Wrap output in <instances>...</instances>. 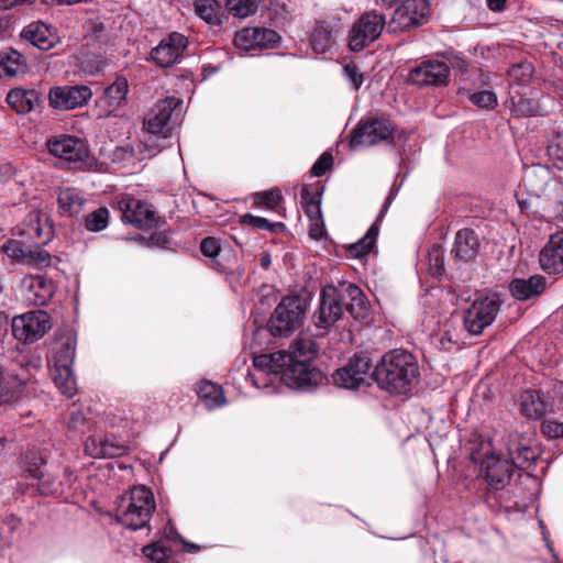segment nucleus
I'll use <instances>...</instances> for the list:
<instances>
[{"label":"nucleus","instance_id":"obj_6","mask_svg":"<svg viewBox=\"0 0 563 563\" xmlns=\"http://www.w3.org/2000/svg\"><path fill=\"white\" fill-rule=\"evenodd\" d=\"M500 309V300L496 295L476 298L464 311L463 324L472 335L482 334L485 328L496 319Z\"/></svg>","mask_w":563,"mask_h":563},{"label":"nucleus","instance_id":"obj_59","mask_svg":"<svg viewBox=\"0 0 563 563\" xmlns=\"http://www.w3.org/2000/svg\"><path fill=\"white\" fill-rule=\"evenodd\" d=\"M200 251L205 256L216 260L221 252L219 240L213 236L205 238L200 243Z\"/></svg>","mask_w":563,"mask_h":563},{"label":"nucleus","instance_id":"obj_57","mask_svg":"<svg viewBox=\"0 0 563 563\" xmlns=\"http://www.w3.org/2000/svg\"><path fill=\"white\" fill-rule=\"evenodd\" d=\"M345 77L350 80L351 86L354 90H358L363 84V73L360 67L351 62L343 67Z\"/></svg>","mask_w":563,"mask_h":563},{"label":"nucleus","instance_id":"obj_15","mask_svg":"<svg viewBox=\"0 0 563 563\" xmlns=\"http://www.w3.org/2000/svg\"><path fill=\"white\" fill-rule=\"evenodd\" d=\"M323 379L322 373L312 367L310 362L294 360L288 362L280 380L289 388L307 389L319 385Z\"/></svg>","mask_w":563,"mask_h":563},{"label":"nucleus","instance_id":"obj_8","mask_svg":"<svg viewBox=\"0 0 563 563\" xmlns=\"http://www.w3.org/2000/svg\"><path fill=\"white\" fill-rule=\"evenodd\" d=\"M387 25L384 14L376 11L364 12L352 25L349 34V46L360 52L376 41Z\"/></svg>","mask_w":563,"mask_h":563},{"label":"nucleus","instance_id":"obj_9","mask_svg":"<svg viewBox=\"0 0 563 563\" xmlns=\"http://www.w3.org/2000/svg\"><path fill=\"white\" fill-rule=\"evenodd\" d=\"M428 13V0H405L387 23V31L397 33L417 29L427 22Z\"/></svg>","mask_w":563,"mask_h":563},{"label":"nucleus","instance_id":"obj_34","mask_svg":"<svg viewBox=\"0 0 563 563\" xmlns=\"http://www.w3.org/2000/svg\"><path fill=\"white\" fill-rule=\"evenodd\" d=\"M548 407V402L539 390H525L520 396V412L529 419L542 418Z\"/></svg>","mask_w":563,"mask_h":563},{"label":"nucleus","instance_id":"obj_52","mask_svg":"<svg viewBox=\"0 0 563 563\" xmlns=\"http://www.w3.org/2000/svg\"><path fill=\"white\" fill-rule=\"evenodd\" d=\"M142 551L153 563H167L172 555L170 548L166 547L162 541L145 545Z\"/></svg>","mask_w":563,"mask_h":563},{"label":"nucleus","instance_id":"obj_29","mask_svg":"<svg viewBox=\"0 0 563 563\" xmlns=\"http://www.w3.org/2000/svg\"><path fill=\"white\" fill-rule=\"evenodd\" d=\"M338 27L330 21L318 22L311 34V45L316 53L324 54L334 45Z\"/></svg>","mask_w":563,"mask_h":563},{"label":"nucleus","instance_id":"obj_25","mask_svg":"<svg viewBox=\"0 0 563 563\" xmlns=\"http://www.w3.org/2000/svg\"><path fill=\"white\" fill-rule=\"evenodd\" d=\"M43 214L37 211L30 212L23 223V234L36 244L48 243L54 235L53 227L47 222H43Z\"/></svg>","mask_w":563,"mask_h":563},{"label":"nucleus","instance_id":"obj_2","mask_svg":"<svg viewBox=\"0 0 563 563\" xmlns=\"http://www.w3.org/2000/svg\"><path fill=\"white\" fill-rule=\"evenodd\" d=\"M155 509L153 493L136 486L123 495L117 508V520L131 530H140L150 522Z\"/></svg>","mask_w":563,"mask_h":563},{"label":"nucleus","instance_id":"obj_43","mask_svg":"<svg viewBox=\"0 0 563 563\" xmlns=\"http://www.w3.org/2000/svg\"><path fill=\"white\" fill-rule=\"evenodd\" d=\"M507 103L511 112V115L516 118H527L537 115L540 109L539 103L536 99L528 98L519 93L512 96Z\"/></svg>","mask_w":563,"mask_h":563},{"label":"nucleus","instance_id":"obj_17","mask_svg":"<svg viewBox=\"0 0 563 563\" xmlns=\"http://www.w3.org/2000/svg\"><path fill=\"white\" fill-rule=\"evenodd\" d=\"M48 152L69 163L84 164L89 158V147L85 140L71 135H59L47 141Z\"/></svg>","mask_w":563,"mask_h":563},{"label":"nucleus","instance_id":"obj_36","mask_svg":"<svg viewBox=\"0 0 563 563\" xmlns=\"http://www.w3.org/2000/svg\"><path fill=\"white\" fill-rule=\"evenodd\" d=\"M128 92V79L123 76H118L115 80L103 91L102 99L107 104L109 112H113L125 104Z\"/></svg>","mask_w":563,"mask_h":563},{"label":"nucleus","instance_id":"obj_64","mask_svg":"<svg viewBox=\"0 0 563 563\" xmlns=\"http://www.w3.org/2000/svg\"><path fill=\"white\" fill-rule=\"evenodd\" d=\"M553 212L563 222V186L560 188L558 200L553 203Z\"/></svg>","mask_w":563,"mask_h":563},{"label":"nucleus","instance_id":"obj_39","mask_svg":"<svg viewBox=\"0 0 563 563\" xmlns=\"http://www.w3.org/2000/svg\"><path fill=\"white\" fill-rule=\"evenodd\" d=\"M382 218L383 214H379L362 239H360L356 243L346 246V252L351 257L362 258L374 249L376 239L378 236L379 222Z\"/></svg>","mask_w":563,"mask_h":563},{"label":"nucleus","instance_id":"obj_56","mask_svg":"<svg viewBox=\"0 0 563 563\" xmlns=\"http://www.w3.org/2000/svg\"><path fill=\"white\" fill-rule=\"evenodd\" d=\"M333 165V156L330 152H324L312 165L310 173L314 177L323 176Z\"/></svg>","mask_w":563,"mask_h":563},{"label":"nucleus","instance_id":"obj_23","mask_svg":"<svg viewBox=\"0 0 563 563\" xmlns=\"http://www.w3.org/2000/svg\"><path fill=\"white\" fill-rule=\"evenodd\" d=\"M341 289L346 311L356 320L365 319L369 312V302L363 290L347 282L341 283Z\"/></svg>","mask_w":563,"mask_h":563},{"label":"nucleus","instance_id":"obj_26","mask_svg":"<svg viewBox=\"0 0 563 563\" xmlns=\"http://www.w3.org/2000/svg\"><path fill=\"white\" fill-rule=\"evenodd\" d=\"M21 36L42 51H47L57 43L56 34L48 25L40 21L25 26L21 32Z\"/></svg>","mask_w":563,"mask_h":563},{"label":"nucleus","instance_id":"obj_31","mask_svg":"<svg viewBox=\"0 0 563 563\" xmlns=\"http://www.w3.org/2000/svg\"><path fill=\"white\" fill-rule=\"evenodd\" d=\"M289 356L285 351H277L269 354L256 355L253 358L254 367L262 374L283 375V371L288 364Z\"/></svg>","mask_w":563,"mask_h":563},{"label":"nucleus","instance_id":"obj_62","mask_svg":"<svg viewBox=\"0 0 563 563\" xmlns=\"http://www.w3.org/2000/svg\"><path fill=\"white\" fill-rule=\"evenodd\" d=\"M309 235L314 240H321L324 235L323 219L310 221Z\"/></svg>","mask_w":563,"mask_h":563},{"label":"nucleus","instance_id":"obj_46","mask_svg":"<svg viewBox=\"0 0 563 563\" xmlns=\"http://www.w3.org/2000/svg\"><path fill=\"white\" fill-rule=\"evenodd\" d=\"M508 452L511 459L510 462L519 468H528L537 460L536 451L528 445L509 444Z\"/></svg>","mask_w":563,"mask_h":563},{"label":"nucleus","instance_id":"obj_37","mask_svg":"<svg viewBox=\"0 0 563 563\" xmlns=\"http://www.w3.org/2000/svg\"><path fill=\"white\" fill-rule=\"evenodd\" d=\"M196 393L208 410L219 408L225 404V397L221 386L202 379L196 385Z\"/></svg>","mask_w":563,"mask_h":563},{"label":"nucleus","instance_id":"obj_27","mask_svg":"<svg viewBox=\"0 0 563 563\" xmlns=\"http://www.w3.org/2000/svg\"><path fill=\"white\" fill-rule=\"evenodd\" d=\"M545 278L533 275L528 279L515 278L509 285V291L517 300H528L540 296L545 289Z\"/></svg>","mask_w":563,"mask_h":563},{"label":"nucleus","instance_id":"obj_5","mask_svg":"<svg viewBox=\"0 0 563 563\" xmlns=\"http://www.w3.org/2000/svg\"><path fill=\"white\" fill-rule=\"evenodd\" d=\"M374 368L368 354H354L346 364L333 373L332 378L339 387L357 389L361 386H368L374 379Z\"/></svg>","mask_w":563,"mask_h":563},{"label":"nucleus","instance_id":"obj_14","mask_svg":"<svg viewBox=\"0 0 563 563\" xmlns=\"http://www.w3.org/2000/svg\"><path fill=\"white\" fill-rule=\"evenodd\" d=\"M122 212V219L140 230H148L157 227L158 217L151 206L142 200L125 196L118 201Z\"/></svg>","mask_w":563,"mask_h":563},{"label":"nucleus","instance_id":"obj_45","mask_svg":"<svg viewBox=\"0 0 563 563\" xmlns=\"http://www.w3.org/2000/svg\"><path fill=\"white\" fill-rule=\"evenodd\" d=\"M195 12L211 26L221 24L220 7L216 0H196Z\"/></svg>","mask_w":563,"mask_h":563},{"label":"nucleus","instance_id":"obj_1","mask_svg":"<svg viewBox=\"0 0 563 563\" xmlns=\"http://www.w3.org/2000/svg\"><path fill=\"white\" fill-rule=\"evenodd\" d=\"M418 378L419 365L416 356L401 349L384 354L374 368V380L390 394H408Z\"/></svg>","mask_w":563,"mask_h":563},{"label":"nucleus","instance_id":"obj_18","mask_svg":"<svg viewBox=\"0 0 563 563\" xmlns=\"http://www.w3.org/2000/svg\"><path fill=\"white\" fill-rule=\"evenodd\" d=\"M449 76L450 67L446 63L437 59H429L410 69L408 74V82L419 87L442 86L448 84Z\"/></svg>","mask_w":563,"mask_h":563},{"label":"nucleus","instance_id":"obj_44","mask_svg":"<svg viewBox=\"0 0 563 563\" xmlns=\"http://www.w3.org/2000/svg\"><path fill=\"white\" fill-rule=\"evenodd\" d=\"M53 380L57 389L70 398L77 393V384L71 366H54Z\"/></svg>","mask_w":563,"mask_h":563},{"label":"nucleus","instance_id":"obj_11","mask_svg":"<svg viewBox=\"0 0 563 563\" xmlns=\"http://www.w3.org/2000/svg\"><path fill=\"white\" fill-rule=\"evenodd\" d=\"M394 130L393 123L386 119L361 120L352 131L350 145L351 147L373 146L390 141Z\"/></svg>","mask_w":563,"mask_h":563},{"label":"nucleus","instance_id":"obj_60","mask_svg":"<svg viewBox=\"0 0 563 563\" xmlns=\"http://www.w3.org/2000/svg\"><path fill=\"white\" fill-rule=\"evenodd\" d=\"M542 433L551 439L563 437V423L549 420L544 421L541 426Z\"/></svg>","mask_w":563,"mask_h":563},{"label":"nucleus","instance_id":"obj_58","mask_svg":"<svg viewBox=\"0 0 563 563\" xmlns=\"http://www.w3.org/2000/svg\"><path fill=\"white\" fill-rule=\"evenodd\" d=\"M29 250L30 249H24L22 243L19 241H15V240L9 241L4 245V252L9 257H12L16 261L24 263V264L26 262V255H27Z\"/></svg>","mask_w":563,"mask_h":563},{"label":"nucleus","instance_id":"obj_54","mask_svg":"<svg viewBox=\"0 0 563 563\" xmlns=\"http://www.w3.org/2000/svg\"><path fill=\"white\" fill-rule=\"evenodd\" d=\"M20 364L25 371L26 375H16L19 378H24L26 385L35 376V373L42 368V358L37 355H22Z\"/></svg>","mask_w":563,"mask_h":563},{"label":"nucleus","instance_id":"obj_38","mask_svg":"<svg viewBox=\"0 0 563 563\" xmlns=\"http://www.w3.org/2000/svg\"><path fill=\"white\" fill-rule=\"evenodd\" d=\"M76 354V336L71 333L60 335L54 346V366H71Z\"/></svg>","mask_w":563,"mask_h":563},{"label":"nucleus","instance_id":"obj_28","mask_svg":"<svg viewBox=\"0 0 563 563\" xmlns=\"http://www.w3.org/2000/svg\"><path fill=\"white\" fill-rule=\"evenodd\" d=\"M322 192L323 187L320 185V183L303 185L301 187V205L306 216L310 221L323 219L321 212Z\"/></svg>","mask_w":563,"mask_h":563},{"label":"nucleus","instance_id":"obj_3","mask_svg":"<svg viewBox=\"0 0 563 563\" xmlns=\"http://www.w3.org/2000/svg\"><path fill=\"white\" fill-rule=\"evenodd\" d=\"M308 308L306 298L299 295L285 296L268 320V331L273 336L290 335L302 325Z\"/></svg>","mask_w":563,"mask_h":563},{"label":"nucleus","instance_id":"obj_13","mask_svg":"<svg viewBox=\"0 0 563 563\" xmlns=\"http://www.w3.org/2000/svg\"><path fill=\"white\" fill-rule=\"evenodd\" d=\"M189 41L179 32H172L161 40L150 52V60L162 68H168L180 62Z\"/></svg>","mask_w":563,"mask_h":563},{"label":"nucleus","instance_id":"obj_50","mask_svg":"<svg viewBox=\"0 0 563 563\" xmlns=\"http://www.w3.org/2000/svg\"><path fill=\"white\" fill-rule=\"evenodd\" d=\"M284 201L282 191L274 188L267 191L257 192L254 196V202L258 206H264L268 210L276 211Z\"/></svg>","mask_w":563,"mask_h":563},{"label":"nucleus","instance_id":"obj_53","mask_svg":"<svg viewBox=\"0 0 563 563\" xmlns=\"http://www.w3.org/2000/svg\"><path fill=\"white\" fill-rule=\"evenodd\" d=\"M468 100L476 107L486 110H493L498 104L497 95L492 90H481L472 92Z\"/></svg>","mask_w":563,"mask_h":563},{"label":"nucleus","instance_id":"obj_19","mask_svg":"<svg viewBox=\"0 0 563 563\" xmlns=\"http://www.w3.org/2000/svg\"><path fill=\"white\" fill-rule=\"evenodd\" d=\"M279 42V34L266 27H244L233 38L235 47L243 51L274 48Z\"/></svg>","mask_w":563,"mask_h":563},{"label":"nucleus","instance_id":"obj_33","mask_svg":"<svg viewBox=\"0 0 563 563\" xmlns=\"http://www.w3.org/2000/svg\"><path fill=\"white\" fill-rule=\"evenodd\" d=\"M7 102L16 113L25 114L40 102V96L34 89L14 88L8 93Z\"/></svg>","mask_w":563,"mask_h":563},{"label":"nucleus","instance_id":"obj_12","mask_svg":"<svg viewBox=\"0 0 563 563\" xmlns=\"http://www.w3.org/2000/svg\"><path fill=\"white\" fill-rule=\"evenodd\" d=\"M51 329L48 314L43 310L31 311L12 320L14 338L24 343L40 340Z\"/></svg>","mask_w":563,"mask_h":563},{"label":"nucleus","instance_id":"obj_10","mask_svg":"<svg viewBox=\"0 0 563 563\" xmlns=\"http://www.w3.org/2000/svg\"><path fill=\"white\" fill-rule=\"evenodd\" d=\"M344 299L341 283L338 286L327 285L320 291L319 308L314 313V324L320 329H329L343 314Z\"/></svg>","mask_w":563,"mask_h":563},{"label":"nucleus","instance_id":"obj_7","mask_svg":"<svg viewBox=\"0 0 563 563\" xmlns=\"http://www.w3.org/2000/svg\"><path fill=\"white\" fill-rule=\"evenodd\" d=\"M482 471L488 485L485 494V503L495 507L500 504L496 493L506 487L509 483L514 465L510 461L497 456H487L482 463Z\"/></svg>","mask_w":563,"mask_h":563},{"label":"nucleus","instance_id":"obj_48","mask_svg":"<svg viewBox=\"0 0 563 563\" xmlns=\"http://www.w3.org/2000/svg\"><path fill=\"white\" fill-rule=\"evenodd\" d=\"M262 0H227V9L238 18H246L256 13Z\"/></svg>","mask_w":563,"mask_h":563},{"label":"nucleus","instance_id":"obj_30","mask_svg":"<svg viewBox=\"0 0 563 563\" xmlns=\"http://www.w3.org/2000/svg\"><path fill=\"white\" fill-rule=\"evenodd\" d=\"M318 350L319 346L313 335L301 332L289 346L288 362L294 360L311 362L318 355Z\"/></svg>","mask_w":563,"mask_h":563},{"label":"nucleus","instance_id":"obj_51","mask_svg":"<svg viewBox=\"0 0 563 563\" xmlns=\"http://www.w3.org/2000/svg\"><path fill=\"white\" fill-rule=\"evenodd\" d=\"M240 222L242 224H246L258 230H266L269 232H276L278 230L285 229V224L283 222H269L265 218L253 216L251 213L241 216Z\"/></svg>","mask_w":563,"mask_h":563},{"label":"nucleus","instance_id":"obj_40","mask_svg":"<svg viewBox=\"0 0 563 563\" xmlns=\"http://www.w3.org/2000/svg\"><path fill=\"white\" fill-rule=\"evenodd\" d=\"M25 379L18 376H5L0 366V404H9L19 399Z\"/></svg>","mask_w":563,"mask_h":563},{"label":"nucleus","instance_id":"obj_24","mask_svg":"<svg viewBox=\"0 0 563 563\" xmlns=\"http://www.w3.org/2000/svg\"><path fill=\"white\" fill-rule=\"evenodd\" d=\"M22 286L26 290V299L34 306L46 305L54 294L53 283L41 275L24 277Z\"/></svg>","mask_w":563,"mask_h":563},{"label":"nucleus","instance_id":"obj_47","mask_svg":"<svg viewBox=\"0 0 563 563\" xmlns=\"http://www.w3.org/2000/svg\"><path fill=\"white\" fill-rule=\"evenodd\" d=\"M534 74L532 63L527 59L514 63L507 70V75L518 85H528Z\"/></svg>","mask_w":563,"mask_h":563},{"label":"nucleus","instance_id":"obj_20","mask_svg":"<svg viewBox=\"0 0 563 563\" xmlns=\"http://www.w3.org/2000/svg\"><path fill=\"white\" fill-rule=\"evenodd\" d=\"M85 451L93 459H112L121 456L126 445L112 434H93L85 443Z\"/></svg>","mask_w":563,"mask_h":563},{"label":"nucleus","instance_id":"obj_42","mask_svg":"<svg viewBox=\"0 0 563 563\" xmlns=\"http://www.w3.org/2000/svg\"><path fill=\"white\" fill-rule=\"evenodd\" d=\"M85 198L81 192L75 188H66L60 190L58 195V206L63 213L73 217L81 211Z\"/></svg>","mask_w":563,"mask_h":563},{"label":"nucleus","instance_id":"obj_61","mask_svg":"<svg viewBox=\"0 0 563 563\" xmlns=\"http://www.w3.org/2000/svg\"><path fill=\"white\" fill-rule=\"evenodd\" d=\"M86 423V415L79 408H74L69 412L68 428L74 431H79Z\"/></svg>","mask_w":563,"mask_h":563},{"label":"nucleus","instance_id":"obj_22","mask_svg":"<svg viewBox=\"0 0 563 563\" xmlns=\"http://www.w3.org/2000/svg\"><path fill=\"white\" fill-rule=\"evenodd\" d=\"M481 251V241L473 229H461L456 232L451 251L454 260L468 263L474 261Z\"/></svg>","mask_w":563,"mask_h":563},{"label":"nucleus","instance_id":"obj_63","mask_svg":"<svg viewBox=\"0 0 563 563\" xmlns=\"http://www.w3.org/2000/svg\"><path fill=\"white\" fill-rule=\"evenodd\" d=\"M134 156L133 150L129 147L118 146L113 151L112 161L122 162L125 159H132Z\"/></svg>","mask_w":563,"mask_h":563},{"label":"nucleus","instance_id":"obj_41","mask_svg":"<svg viewBox=\"0 0 563 563\" xmlns=\"http://www.w3.org/2000/svg\"><path fill=\"white\" fill-rule=\"evenodd\" d=\"M29 473L37 478V492L42 496L59 497L64 494V483L57 481L53 475L29 468Z\"/></svg>","mask_w":563,"mask_h":563},{"label":"nucleus","instance_id":"obj_4","mask_svg":"<svg viewBox=\"0 0 563 563\" xmlns=\"http://www.w3.org/2000/svg\"><path fill=\"white\" fill-rule=\"evenodd\" d=\"M181 104L183 100L176 97L157 101L144 118V130L159 137H169L181 122Z\"/></svg>","mask_w":563,"mask_h":563},{"label":"nucleus","instance_id":"obj_55","mask_svg":"<svg viewBox=\"0 0 563 563\" xmlns=\"http://www.w3.org/2000/svg\"><path fill=\"white\" fill-rule=\"evenodd\" d=\"M52 255L44 250H29L25 264L35 268L51 265Z\"/></svg>","mask_w":563,"mask_h":563},{"label":"nucleus","instance_id":"obj_21","mask_svg":"<svg viewBox=\"0 0 563 563\" xmlns=\"http://www.w3.org/2000/svg\"><path fill=\"white\" fill-rule=\"evenodd\" d=\"M541 268L548 274L563 273V231L552 234L540 252Z\"/></svg>","mask_w":563,"mask_h":563},{"label":"nucleus","instance_id":"obj_16","mask_svg":"<svg viewBox=\"0 0 563 563\" xmlns=\"http://www.w3.org/2000/svg\"><path fill=\"white\" fill-rule=\"evenodd\" d=\"M92 98V90L86 85L57 86L48 92L49 106L57 110H74L86 106Z\"/></svg>","mask_w":563,"mask_h":563},{"label":"nucleus","instance_id":"obj_32","mask_svg":"<svg viewBox=\"0 0 563 563\" xmlns=\"http://www.w3.org/2000/svg\"><path fill=\"white\" fill-rule=\"evenodd\" d=\"M551 181V170L542 164H533L525 172L523 183L530 192L540 196Z\"/></svg>","mask_w":563,"mask_h":563},{"label":"nucleus","instance_id":"obj_35","mask_svg":"<svg viewBox=\"0 0 563 563\" xmlns=\"http://www.w3.org/2000/svg\"><path fill=\"white\" fill-rule=\"evenodd\" d=\"M26 70V59L14 48L0 51V78L15 77Z\"/></svg>","mask_w":563,"mask_h":563},{"label":"nucleus","instance_id":"obj_49","mask_svg":"<svg viewBox=\"0 0 563 563\" xmlns=\"http://www.w3.org/2000/svg\"><path fill=\"white\" fill-rule=\"evenodd\" d=\"M109 224V210L100 207L85 217V228L90 232L104 230Z\"/></svg>","mask_w":563,"mask_h":563}]
</instances>
